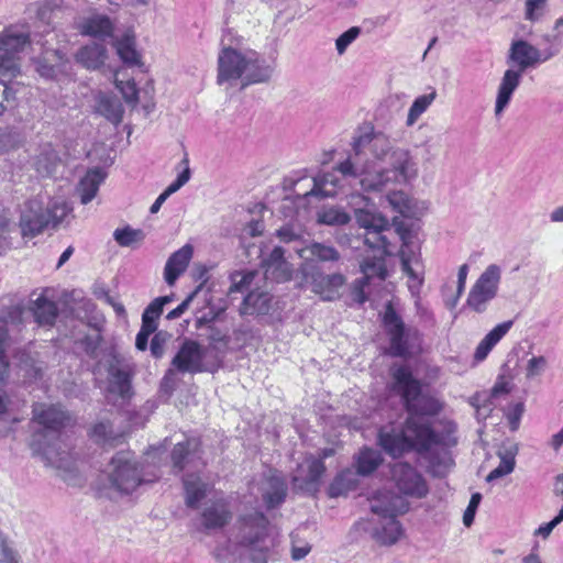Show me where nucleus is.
Wrapping results in <instances>:
<instances>
[{
    "instance_id": "1",
    "label": "nucleus",
    "mask_w": 563,
    "mask_h": 563,
    "mask_svg": "<svg viewBox=\"0 0 563 563\" xmlns=\"http://www.w3.org/2000/svg\"><path fill=\"white\" fill-rule=\"evenodd\" d=\"M334 170L364 191H383L389 185L408 184L419 175L412 152L394 145L389 136L373 129L353 139L351 154Z\"/></svg>"
},
{
    "instance_id": "2",
    "label": "nucleus",
    "mask_w": 563,
    "mask_h": 563,
    "mask_svg": "<svg viewBox=\"0 0 563 563\" xmlns=\"http://www.w3.org/2000/svg\"><path fill=\"white\" fill-rule=\"evenodd\" d=\"M274 539L268 518L261 511L241 515L228 538L219 540L211 554L218 563H268Z\"/></svg>"
},
{
    "instance_id": "3",
    "label": "nucleus",
    "mask_w": 563,
    "mask_h": 563,
    "mask_svg": "<svg viewBox=\"0 0 563 563\" xmlns=\"http://www.w3.org/2000/svg\"><path fill=\"white\" fill-rule=\"evenodd\" d=\"M33 421L40 426L32 435L31 448L49 466L70 470V455L60 442V431L69 419L57 405H33Z\"/></svg>"
},
{
    "instance_id": "4",
    "label": "nucleus",
    "mask_w": 563,
    "mask_h": 563,
    "mask_svg": "<svg viewBox=\"0 0 563 563\" xmlns=\"http://www.w3.org/2000/svg\"><path fill=\"white\" fill-rule=\"evenodd\" d=\"M355 219L358 225L365 229V244L378 253L362 262L361 272L363 277L356 279L353 284L354 300L363 303L367 299L364 288L373 279L376 278L382 282L387 275L384 255L387 253L388 242L384 232L389 230V222L383 214L368 209H356Z\"/></svg>"
},
{
    "instance_id": "5",
    "label": "nucleus",
    "mask_w": 563,
    "mask_h": 563,
    "mask_svg": "<svg viewBox=\"0 0 563 563\" xmlns=\"http://www.w3.org/2000/svg\"><path fill=\"white\" fill-rule=\"evenodd\" d=\"M274 67L253 49L223 47L218 55L219 85L234 86L238 80L242 88L253 84L267 82L273 76Z\"/></svg>"
},
{
    "instance_id": "6",
    "label": "nucleus",
    "mask_w": 563,
    "mask_h": 563,
    "mask_svg": "<svg viewBox=\"0 0 563 563\" xmlns=\"http://www.w3.org/2000/svg\"><path fill=\"white\" fill-rule=\"evenodd\" d=\"M555 55V52L548 48L539 49L525 40L514 41L508 53V64L517 66L504 73L497 89L495 114L500 115L508 107L512 93L519 87L523 73L529 68L548 62Z\"/></svg>"
},
{
    "instance_id": "7",
    "label": "nucleus",
    "mask_w": 563,
    "mask_h": 563,
    "mask_svg": "<svg viewBox=\"0 0 563 563\" xmlns=\"http://www.w3.org/2000/svg\"><path fill=\"white\" fill-rule=\"evenodd\" d=\"M156 478V475L148 477L142 464L129 451L115 453L101 474L103 488L109 494L121 496L131 495L143 484L153 483Z\"/></svg>"
},
{
    "instance_id": "8",
    "label": "nucleus",
    "mask_w": 563,
    "mask_h": 563,
    "mask_svg": "<svg viewBox=\"0 0 563 563\" xmlns=\"http://www.w3.org/2000/svg\"><path fill=\"white\" fill-rule=\"evenodd\" d=\"M384 496L388 499L387 506L375 501L372 507V512L377 516V519L358 521L355 527L367 532L379 545L390 547L404 536V528L397 520V516L406 512L408 506L400 496Z\"/></svg>"
},
{
    "instance_id": "9",
    "label": "nucleus",
    "mask_w": 563,
    "mask_h": 563,
    "mask_svg": "<svg viewBox=\"0 0 563 563\" xmlns=\"http://www.w3.org/2000/svg\"><path fill=\"white\" fill-rule=\"evenodd\" d=\"M390 375L393 378L391 390L401 397L410 415L435 416L442 410L443 405L440 400L421 394V384L413 377L408 366H393Z\"/></svg>"
},
{
    "instance_id": "10",
    "label": "nucleus",
    "mask_w": 563,
    "mask_h": 563,
    "mask_svg": "<svg viewBox=\"0 0 563 563\" xmlns=\"http://www.w3.org/2000/svg\"><path fill=\"white\" fill-rule=\"evenodd\" d=\"M70 211L71 207L62 199H53L46 207L37 199L30 200L21 212V233L24 238H34L45 229H56Z\"/></svg>"
},
{
    "instance_id": "11",
    "label": "nucleus",
    "mask_w": 563,
    "mask_h": 563,
    "mask_svg": "<svg viewBox=\"0 0 563 563\" xmlns=\"http://www.w3.org/2000/svg\"><path fill=\"white\" fill-rule=\"evenodd\" d=\"M30 44L25 27L11 25L0 33V74L16 76L20 73L19 54Z\"/></svg>"
},
{
    "instance_id": "12",
    "label": "nucleus",
    "mask_w": 563,
    "mask_h": 563,
    "mask_svg": "<svg viewBox=\"0 0 563 563\" xmlns=\"http://www.w3.org/2000/svg\"><path fill=\"white\" fill-rule=\"evenodd\" d=\"M383 322L390 338L391 354L401 357L412 354L419 343V331L407 328L390 302L385 307Z\"/></svg>"
},
{
    "instance_id": "13",
    "label": "nucleus",
    "mask_w": 563,
    "mask_h": 563,
    "mask_svg": "<svg viewBox=\"0 0 563 563\" xmlns=\"http://www.w3.org/2000/svg\"><path fill=\"white\" fill-rule=\"evenodd\" d=\"M500 280V266L488 265L472 286L466 299L467 307L476 313L485 312L489 302L497 297Z\"/></svg>"
},
{
    "instance_id": "14",
    "label": "nucleus",
    "mask_w": 563,
    "mask_h": 563,
    "mask_svg": "<svg viewBox=\"0 0 563 563\" xmlns=\"http://www.w3.org/2000/svg\"><path fill=\"white\" fill-rule=\"evenodd\" d=\"M305 282L311 291L324 301H333L341 297V289L346 278L341 273L325 274L318 267L302 268Z\"/></svg>"
},
{
    "instance_id": "15",
    "label": "nucleus",
    "mask_w": 563,
    "mask_h": 563,
    "mask_svg": "<svg viewBox=\"0 0 563 563\" xmlns=\"http://www.w3.org/2000/svg\"><path fill=\"white\" fill-rule=\"evenodd\" d=\"M207 349L192 340H185L177 354L172 360V367L180 373L213 372L214 364L209 366L205 363Z\"/></svg>"
},
{
    "instance_id": "16",
    "label": "nucleus",
    "mask_w": 563,
    "mask_h": 563,
    "mask_svg": "<svg viewBox=\"0 0 563 563\" xmlns=\"http://www.w3.org/2000/svg\"><path fill=\"white\" fill-rule=\"evenodd\" d=\"M338 187L339 179L334 173H324L316 177L303 176L294 184L295 194L300 200L333 197Z\"/></svg>"
},
{
    "instance_id": "17",
    "label": "nucleus",
    "mask_w": 563,
    "mask_h": 563,
    "mask_svg": "<svg viewBox=\"0 0 563 563\" xmlns=\"http://www.w3.org/2000/svg\"><path fill=\"white\" fill-rule=\"evenodd\" d=\"M391 477L399 492L404 495L422 498L428 494L426 481L408 463H395L391 467Z\"/></svg>"
},
{
    "instance_id": "18",
    "label": "nucleus",
    "mask_w": 563,
    "mask_h": 563,
    "mask_svg": "<svg viewBox=\"0 0 563 563\" xmlns=\"http://www.w3.org/2000/svg\"><path fill=\"white\" fill-rule=\"evenodd\" d=\"M325 472L323 461L307 456L297 466L292 475L294 488L303 493L314 494L319 489L320 479Z\"/></svg>"
},
{
    "instance_id": "19",
    "label": "nucleus",
    "mask_w": 563,
    "mask_h": 563,
    "mask_svg": "<svg viewBox=\"0 0 563 563\" xmlns=\"http://www.w3.org/2000/svg\"><path fill=\"white\" fill-rule=\"evenodd\" d=\"M402 246L399 251L402 272L409 278V289L412 294L419 292L423 283V265L420 254L412 250L408 243V232L398 229Z\"/></svg>"
},
{
    "instance_id": "20",
    "label": "nucleus",
    "mask_w": 563,
    "mask_h": 563,
    "mask_svg": "<svg viewBox=\"0 0 563 563\" xmlns=\"http://www.w3.org/2000/svg\"><path fill=\"white\" fill-rule=\"evenodd\" d=\"M232 519V511L224 498L207 503L200 514L201 526L206 531L225 527Z\"/></svg>"
},
{
    "instance_id": "21",
    "label": "nucleus",
    "mask_w": 563,
    "mask_h": 563,
    "mask_svg": "<svg viewBox=\"0 0 563 563\" xmlns=\"http://www.w3.org/2000/svg\"><path fill=\"white\" fill-rule=\"evenodd\" d=\"M258 489L268 509L282 505L287 495V486L283 477L276 471H268L262 477Z\"/></svg>"
},
{
    "instance_id": "22",
    "label": "nucleus",
    "mask_w": 563,
    "mask_h": 563,
    "mask_svg": "<svg viewBox=\"0 0 563 563\" xmlns=\"http://www.w3.org/2000/svg\"><path fill=\"white\" fill-rule=\"evenodd\" d=\"M68 69L69 62L58 49L47 51L36 60V71L45 79L60 80Z\"/></svg>"
},
{
    "instance_id": "23",
    "label": "nucleus",
    "mask_w": 563,
    "mask_h": 563,
    "mask_svg": "<svg viewBox=\"0 0 563 563\" xmlns=\"http://www.w3.org/2000/svg\"><path fill=\"white\" fill-rule=\"evenodd\" d=\"M78 32L84 36H90L98 40L113 38L115 31L114 21L107 14L93 12L82 19L78 26Z\"/></svg>"
},
{
    "instance_id": "24",
    "label": "nucleus",
    "mask_w": 563,
    "mask_h": 563,
    "mask_svg": "<svg viewBox=\"0 0 563 563\" xmlns=\"http://www.w3.org/2000/svg\"><path fill=\"white\" fill-rule=\"evenodd\" d=\"M109 384L108 391L120 396L121 398H128L132 395V367L128 363H123L115 360L110 364L109 369Z\"/></svg>"
},
{
    "instance_id": "25",
    "label": "nucleus",
    "mask_w": 563,
    "mask_h": 563,
    "mask_svg": "<svg viewBox=\"0 0 563 563\" xmlns=\"http://www.w3.org/2000/svg\"><path fill=\"white\" fill-rule=\"evenodd\" d=\"M406 434L409 438L410 449L428 450L439 442V438L429 424L420 423L415 417L406 421Z\"/></svg>"
},
{
    "instance_id": "26",
    "label": "nucleus",
    "mask_w": 563,
    "mask_h": 563,
    "mask_svg": "<svg viewBox=\"0 0 563 563\" xmlns=\"http://www.w3.org/2000/svg\"><path fill=\"white\" fill-rule=\"evenodd\" d=\"M284 250L276 246L267 257L262 261L266 279L275 282H286L290 279L292 268L284 257Z\"/></svg>"
},
{
    "instance_id": "27",
    "label": "nucleus",
    "mask_w": 563,
    "mask_h": 563,
    "mask_svg": "<svg viewBox=\"0 0 563 563\" xmlns=\"http://www.w3.org/2000/svg\"><path fill=\"white\" fill-rule=\"evenodd\" d=\"M112 46L123 64L130 67L142 66V55L136 48V36L133 30H126L113 38Z\"/></svg>"
},
{
    "instance_id": "28",
    "label": "nucleus",
    "mask_w": 563,
    "mask_h": 563,
    "mask_svg": "<svg viewBox=\"0 0 563 563\" xmlns=\"http://www.w3.org/2000/svg\"><path fill=\"white\" fill-rule=\"evenodd\" d=\"M192 253V246L186 244L169 256L164 268V278L169 286H173L177 278L186 271Z\"/></svg>"
},
{
    "instance_id": "29",
    "label": "nucleus",
    "mask_w": 563,
    "mask_h": 563,
    "mask_svg": "<svg viewBox=\"0 0 563 563\" xmlns=\"http://www.w3.org/2000/svg\"><path fill=\"white\" fill-rule=\"evenodd\" d=\"M514 325L512 320L504 321L495 325L477 344L474 360L483 362L490 351L503 340Z\"/></svg>"
},
{
    "instance_id": "30",
    "label": "nucleus",
    "mask_w": 563,
    "mask_h": 563,
    "mask_svg": "<svg viewBox=\"0 0 563 563\" xmlns=\"http://www.w3.org/2000/svg\"><path fill=\"white\" fill-rule=\"evenodd\" d=\"M75 58L85 68L96 70L103 66L108 59V49L103 44L90 43L80 47Z\"/></svg>"
},
{
    "instance_id": "31",
    "label": "nucleus",
    "mask_w": 563,
    "mask_h": 563,
    "mask_svg": "<svg viewBox=\"0 0 563 563\" xmlns=\"http://www.w3.org/2000/svg\"><path fill=\"white\" fill-rule=\"evenodd\" d=\"M296 253L306 263L308 262H338L341 258L339 251L332 245L311 243L305 247L296 249Z\"/></svg>"
},
{
    "instance_id": "32",
    "label": "nucleus",
    "mask_w": 563,
    "mask_h": 563,
    "mask_svg": "<svg viewBox=\"0 0 563 563\" xmlns=\"http://www.w3.org/2000/svg\"><path fill=\"white\" fill-rule=\"evenodd\" d=\"M185 501L189 508H197L198 504L207 496L209 485L201 481L197 474H187L183 478Z\"/></svg>"
},
{
    "instance_id": "33",
    "label": "nucleus",
    "mask_w": 563,
    "mask_h": 563,
    "mask_svg": "<svg viewBox=\"0 0 563 563\" xmlns=\"http://www.w3.org/2000/svg\"><path fill=\"white\" fill-rule=\"evenodd\" d=\"M379 444L391 456L396 457L404 452L410 450L409 438L404 428L400 432H387L382 430L379 432Z\"/></svg>"
},
{
    "instance_id": "34",
    "label": "nucleus",
    "mask_w": 563,
    "mask_h": 563,
    "mask_svg": "<svg viewBox=\"0 0 563 563\" xmlns=\"http://www.w3.org/2000/svg\"><path fill=\"white\" fill-rule=\"evenodd\" d=\"M103 179L104 174L99 168L90 169L87 172L77 188L81 203L87 205L96 197L99 190V186Z\"/></svg>"
},
{
    "instance_id": "35",
    "label": "nucleus",
    "mask_w": 563,
    "mask_h": 563,
    "mask_svg": "<svg viewBox=\"0 0 563 563\" xmlns=\"http://www.w3.org/2000/svg\"><path fill=\"white\" fill-rule=\"evenodd\" d=\"M518 453L517 445L512 444L508 448L500 449L497 452L498 457L500 459L499 465L494 468L487 476L486 481L488 483L494 482L500 477H504L514 472L516 466V455Z\"/></svg>"
},
{
    "instance_id": "36",
    "label": "nucleus",
    "mask_w": 563,
    "mask_h": 563,
    "mask_svg": "<svg viewBox=\"0 0 563 563\" xmlns=\"http://www.w3.org/2000/svg\"><path fill=\"white\" fill-rule=\"evenodd\" d=\"M181 165H184L183 170L178 174L177 178L167 186V188L156 198L154 203L151 206V213H156L161 209L162 205L166 201V199L178 191L184 185H186L191 176V172L189 168V159L187 156H185L181 162Z\"/></svg>"
},
{
    "instance_id": "37",
    "label": "nucleus",
    "mask_w": 563,
    "mask_h": 563,
    "mask_svg": "<svg viewBox=\"0 0 563 563\" xmlns=\"http://www.w3.org/2000/svg\"><path fill=\"white\" fill-rule=\"evenodd\" d=\"M33 314L40 325L51 327L57 318L58 309L54 301L40 296L33 302Z\"/></svg>"
},
{
    "instance_id": "38",
    "label": "nucleus",
    "mask_w": 563,
    "mask_h": 563,
    "mask_svg": "<svg viewBox=\"0 0 563 563\" xmlns=\"http://www.w3.org/2000/svg\"><path fill=\"white\" fill-rule=\"evenodd\" d=\"M269 296L263 291H250L241 307V314H263L269 309Z\"/></svg>"
},
{
    "instance_id": "39",
    "label": "nucleus",
    "mask_w": 563,
    "mask_h": 563,
    "mask_svg": "<svg viewBox=\"0 0 563 563\" xmlns=\"http://www.w3.org/2000/svg\"><path fill=\"white\" fill-rule=\"evenodd\" d=\"M357 478L354 472L345 470L338 474L329 486L328 494L330 497L344 496L349 492L355 489Z\"/></svg>"
},
{
    "instance_id": "40",
    "label": "nucleus",
    "mask_w": 563,
    "mask_h": 563,
    "mask_svg": "<svg viewBox=\"0 0 563 563\" xmlns=\"http://www.w3.org/2000/svg\"><path fill=\"white\" fill-rule=\"evenodd\" d=\"M198 448V442L195 439L187 440L186 442L177 443L172 452L173 467L175 472H180L186 468L190 456H192Z\"/></svg>"
},
{
    "instance_id": "41",
    "label": "nucleus",
    "mask_w": 563,
    "mask_h": 563,
    "mask_svg": "<svg viewBox=\"0 0 563 563\" xmlns=\"http://www.w3.org/2000/svg\"><path fill=\"white\" fill-rule=\"evenodd\" d=\"M97 112L113 124H119L122 121L123 108L115 98L101 96L98 100Z\"/></svg>"
},
{
    "instance_id": "42",
    "label": "nucleus",
    "mask_w": 563,
    "mask_h": 563,
    "mask_svg": "<svg viewBox=\"0 0 563 563\" xmlns=\"http://www.w3.org/2000/svg\"><path fill=\"white\" fill-rule=\"evenodd\" d=\"M382 463V455L378 451L372 449H364L360 452L356 459V471L360 475H369Z\"/></svg>"
},
{
    "instance_id": "43",
    "label": "nucleus",
    "mask_w": 563,
    "mask_h": 563,
    "mask_svg": "<svg viewBox=\"0 0 563 563\" xmlns=\"http://www.w3.org/2000/svg\"><path fill=\"white\" fill-rule=\"evenodd\" d=\"M435 98V90H432L430 93L417 97L409 108L406 119V125L412 126L419 120V118L428 110V108L432 104Z\"/></svg>"
},
{
    "instance_id": "44",
    "label": "nucleus",
    "mask_w": 563,
    "mask_h": 563,
    "mask_svg": "<svg viewBox=\"0 0 563 563\" xmlns=\"http://www.w3.org/2000/svg\"><path fill=\"white\" fill-rule=\"evenodd\" d=\"M90 435L98 444L111 446L115 444L118 439L112 430L111 423L103 421L93 426Z\"/></svg>"
},
{
    "instance_id": "45",
    "label": "nucleus",
    "mask_w": 563,
    "mask_h": 563,
    "mask_svg": "<svg viewBox=\"0 0 563 563\" xmlns=\"http://www.w3.org/2000/svg\"><path fill=\"white\" fill-rule=\"evenodd\" d=\"M350 221V216L340 208L323 209L318 213V222L327 225H343Z\"/></svg>"
},
{
    "instance_id": "46",
    "label": "nucleus",
    "mask_w": 563,
    "mask_h": 563,
    "mask_svg": "<svg viewBox=\"0 0 563 563\" xmlns=\"http://www.w3.org/2000/svg\"><path fill=\"white\" fill-rule=\"evenodd\" d=\"M113 238L120 246L128 247L134 243L141 242L144 239V233L142 230L125 227L123 229H117L113 232Z\"/></svg>"
},
{
    "instance_id": "47",
    "label": "nucleus",
    "mask_w": 563,
    "mask_h": 563,
    "mask_svg": "<svg viewBox=\"0 0 563 563\" xmlns=\"http://www.w3.org/2000/svg\"><path fill=\"white\" fill-rule=\"evenodd\" d=\"M255 277V272L250 271L246 273L235 272L231 275L230 292L244 291L252 284Z\"/></svg>"
},
{
    "instance_id": "48",
    "label": "nucleus",
    "mask_w": 563,
    "mask_h": 563,
    "mask_svg": "<svg viewBox=\"0 0 563 563\" xmlns=\"http://www.w3.org/2000/svg\"><path fill=\"white\" fill-rule=\"evenodd\" d=\"M361 27L352 26L343 32L335 41V48L339 55H343L346 48L358 37Z\"/></svg>"
},
{
    "instance_id": "49",
    "label": "nucleus",
    "mask_w": 563,
    "mask_h": 563,
    "mask_svg": "<svg viewBox=\"0 0 563 563\" xmlns=\"http://www.w3.org/2000/svg\"><path fill=\"white\" fill-rule=\"evenodd\" d=\"M115 86L121 91L124 100L130 103H136L139 99V91L133 80H119L115 78Z\"/></svg>"
},
{
    "instance_id": "50",
    "label": "nucleus",
    "mask_w": 563,
    "mask_h": 563,
    "mask_svg": "<svg viewBox=\"0 0 563 563\" xmlns=\"http://www.w3.org/2000/svg\"><path fill=\"white\" fill-rule=\"evenodd\" d=\"M547 358L544 356H533L531 357L526 366V377L531 379L541 375L547 367Z\"/></svg>"
},
{
    "instance_id": "51",
    "label": "nucleus",
    "mask_w": 563,
    "mask_h": 563,
    "mask_svg": "<svg viewBox=\"0 0 563 563\" xmlns=\"http://www.w3.org/2000/svg\"><path fill=\"white\" fill-rule=\"evenodd\" d=\"M523 412H525V404L523 402L514 404L508 408V410L506 412V418L508 420L509 428L511 431L518 430Z\"/></svg>"
},
{
    "instance_id": "52",
    "label": "nucleus",
    "mask_w": 563,
    "mask_h": 563,
    "mask_svg": "<svg viewBox=\"0 0 563 563\" xmlns=\"http://www.w3.org/2000/svg\"><path fill=\"white\" fill-rule=\"evenodd\" d=\"M547 0H527L526 19L530 21L539 20L545 11Z\"/></svg>"
},
{
    "instance_id": "53",
    "label": "nucleus",
    "mask_w": 563,
    "mask_h": 563,
    "mask_svg": "<svg viewBox=\"0 0 563 563\" xmlns=\"http://www.w3.org/2000/svg\"><path fill=\"white\" fill-rule=\"evenodd\" d=\"M15 100V92L4 81H0V115L12 106Z\"/></svg>"
},
{
    "instance_id": "54",
    "label": "nucleus",
    "mask_w": 563,
    "mask_h": 563,
    "mask_svg": "<svg viewBox=\"0 0 563 563\" xmlns=\"http://www.w3.org/2000/svg\"><path fill=\"white\" fill-rule=\"evenodd\" d=\"M389 205L399 213L404 214L408 209V198L402 191H394L387 196Z\"/></svg>"
},
{
    "instance_id": "55",
    "label": "nucleus",
    "mask_w": 563,
    "mask_h": 563,
    "mask_svg": "<svg viewBox=\"0 0 563 563\" xmlns=\"http://www.w3.org/2000/svg\"><path fill=\"white\" fill-rule=\"evenodd\" d=\"M481 500H482V495L479 493H475L472 495L468 506L465 509L464 515H463V523L466 527H470L473 523L475 512L477 510V507H478Z\"/></svg>"
},
{
    "instance_id": "56",
    "label": "nucleus",
    "mask_w": 563,
    "mask_h": 563,
    "mask_svg": "<svg viewBox=\"0 0 563 563\" xmlns=\"http://www.w3.org/2000/svg\"><path fill=\"white\" fill-rule=\"evenodd\" d=\"M157 329H154L150 324H142L141 330L139 331L135 339V346L140 351H145L148 344V338L153 334Z\"/></svg>"
},
{
    "instance_id": "57",
    "label": "nucleus",
    "mask_w": 563,
    "mask_h": 563,
    "mask_svg": "<svg viewBox=\"0 0 563 563\" xmlns=\"http://www.w3.org/2000/svg\"><path fill=\"white\" fill-rule=\"evenodd\" d=\"M201 286H199L196 290H194L177 308L169 311L166 316L168 320H174L179 318L188 308L189 303L199 292Z\"/></svg>"
},
{
    "instance_id": "58",
    "label": "nucleus",
    "mask_w": 563,
    "mask_h": 563,
    "mask_svg": "<svg viewBox=\"0 0 563 563\" xmlns=\"http://www.w3.org/2000/svg\"><path fill=\"white\" fill-rule=\"evenodd\" d=\"M467 273H468V265L467 264H463L462 266H460L459 272H457L456 297L453 300V302L451 303V307H454L456 305L459 298L461 297V295L464 291Z\"/></svg>"
},
{
    "instance_id": "59",
    "label": "nucleus",
    "mask_w": 563,
    "mask_h": 563,
    "mask_svg": "<svg viewBox=\"0 0 563 563\" xmlns=\"http://www.w3.org/2000/svg\"><path fill=\"white\" fill-rule=\"evenodd\" d=\"M35 167L38 174L48 176L53 173V161L48 155H41L36 158Z\"/></svg>"
},
{
    "instance_id": "60",
    "label": "nucleus",
    "mask_w": 563,
    "mask_h": 563,
    "mask_svg": "<svg viewBox=\"0 0 563 563\" xmlns=\"http://www.w3.org/2000/svg\"><path fill=\"white\" fill-rule=\"evenodd\" d=\"M0 563H18V555L14 550L4 545L0 553Z\"/></svg>"
},
{
    "instance_id": "61",
    "label": "nucleus",
    "mask_w": 563,
    "mask_h": 563,
    "mask_svg": "<svg viewBox=\"0 0 563 563\" xmlns=\"http://www.w3.org/2000/svg\"><path fill=\"white\" fill-rule=\"evenodd\" d=\"M151 352L155 357H161L164 353V341L159 334H155L151 342Z\"/></svg>"
},
{
    "instance_id": "62",
    "label": "nucleus",
    "mask_w": 563,
    "mask_h": 563,
    "mask_svg": "<svg viewBox=\"0 0 563 563\" xmlns=\"http://www.w3.org/2000/svg\"><path fill=\"white\" fill-rule=\"evenodd\" d=\"M311 551V547L309 544H305L301 547L292 545L291 548V559L294 561H299L306 558Z\"/></svg>"
},
{
    "instance_id": "63",
    "label": "nucleus",
    "mask_w": 563,
    "mask_h": 563,
    "mask_svg": "<svg viewBox=\"0 0 563 563\" xmlns=\"http://www.w3.org/2000/svg\"><path fill=\"white\" fill-rule=\"evenodd\" d=\"M510 390H511V387H510V384L508 382H506V380H498L494 385V387L492 389V395L494 397H497V396H499L501 394H508V393H510Z\"/></svg>"
},
{
    "instance_id": "64",
    "label": "nucleus",
    "mask_w": 563,
    "mask_h": 563,
    "mask_svg": "<svg viewBox=\"0 0 563 563\" xmlns=\"http://www.w3.org/2000/svg\"><path fill=\"white\" fill-rule=\"evenodd\" d=\"M277 236L284 242H291L298 238V234L290 228H282L277 231Z\"/></svg>"
}]
</instances>
